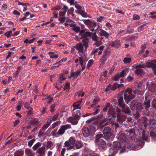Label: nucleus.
Returning <instances> with one entry per match:
<instances>
[{
  "mask_svg": "<svg viewBox=\"0 0 156 156\" xmlns=\"http://www.w3.org/2000/svg\"><path fill=\"white\" fill-rule=\"evenodd\" d=\"M155 65V64L151 62H149L146 63L145 65V67H153Z\"/></svg>",
  "mask_w": 156,
  "mask_h": 156,
  "instance_id": "41",
  "label": "nucleus"
},
{
  "mask_svg": "<svg viewBox=\"0 0 156 156\" xmlns=\"http://www.w3.org/2000/svg\"><path fill=\"white\" fill-rule=\"evenodd\" d=\"M84 23L86 25H90L92 23V22L90 20H87L83 21Z\"/></svg>",
  "mask_w": 156,
  "mask_h": 156,
  "instance_id": "50",
  "label": "nucleus"
},
{
  "mask_svg": "<svg viewBox=\"0 0 156 156\" xmlns=\"http://www.w3.org/2000/svg\"><path fill=\"white\" fill-rule=\"evenodd\" d=\"M117 121L119 122H120V121H123L124 120H125L126 119V118L124 117V118H123V119H122V116L120 115L119 114H117Z\"/></svg>",
  "mask_w": 156,
  "mask_h": 156,
  "instance_id": "34",
  "label": "nucleus"
},
{
  "mask_svg": "<svg viewBox=\"0 0 156 156\" xmlns=\"http://www.w3.org/2000/svg\"><path fill=\"white\" fill-rule=\"evenodd\" d=\"M147 98V97H145V101L144 102V104L146 105L147 108H148L150 106V100L147 101L146 99Z\"/></svg>",
  "mask_w": 156,
  "mask_h": 156,
  "instance_id": "43",
  "label": "nucleus"
},
{
  "mask_svg": "<svg viewBox=\"0 0 156 156\" xmlns=\"http://www.w3.org/2000/svg\"><path fill=\"white\" fill-rule=\"evenodd\" d=\"M79 13L84 17H87V13L84 11L82 10H80L79 11Z\"/></svg>",
  "mask_w": 156,
  "mask_h": 156,
  "instance_id": "36",
  "label": "nucleus"
},
{
  "mask_svg": "<svg viewBox=\"0 0 156 156\" xmlns=\"http://www.w3.org/2000/svg\"><path fill=\"white\" fill-rule=\"evenodd\" d=\"M134 79V78L130 76H128L127 78V80L129 82L132 81Z\"/></svg>",
  "mask_w": 156,
  "mask_h": 156,
  "instance_id": "58",
  "label": "nucleus"
},
{
  "mask_svg": "<svg viewBox=\"0 0 156 156\" xmlns=\"http://www.w3.org/2000/svg\"><path fill=\"white\" fill-rule=\"evenodd\" d=\"M120 76V77H124L127 74L126 70H123L121 72L118 73Z\"/></svg>",
  "mask_w": 156,
  "mask_h": 156,
  "instance_id": "38",
  "label": "nucleus"
},
{
  "mask_svg": "<svg viewBox=\"0 0 156 156\" xmlns=\"http://www.w3.org/2000/svg\"><path fill=\"white\" fill-rule=\"evenodd\" d=\"M70 86V83H66L65 86L64 87V90L68 89Z\"/></svg>",
  "mask_w": 156,
  "mask_h": 156,
  "instance_id": "64",
  "label": "nucleus"
},
{
  "mask_svg": "<svg viewBox=\"0 0 156 156\" xmlns=\"http://www.w3.org/2000/svg\"><path fill=\"white\" fill-rule=\"evenodd\" d=\"M76 147L78 149L80 148L83 146L82 143L80 141H77L75 144Z\"/></svg>",
  "mask_w": 156,
  "mask_h": 156,
  "instance_id": "31",
  "label": "nucleus"
},
{
  "mask_svg": "<svg viewBox=\"0 0 156 156\" xmlns=\"http://www.w3.org/2000/svg\"><path fill=\"white\" fill-rule=\"evenodd\" d=\"M82 99H81L80 100L78 101L77 102L74 103L73 105V107L74 108L73 109V111L76 110L77 109H80L81 107H79L82 102Z\"/></svg>",
  "mask_w": 156,
  "mask_h": 156,
  "instance_id": "13",
  "label": "nucleus"
},
{
  "mask_svg": "<svg viewBox=\"0 0 156 156\" xmlns=\"http://www.w3.org/2000/svg\"><path fill=\"white\" fill-rule=\"evenodd\" d=\"M120 76L118 74L117 75H115L114 76L113 80L115 81H118L120 78Z\"/></svg>",
  "mask_w": 156,
  "mask_h": 156,
  "instance_id": "57",
  "label": "nucleus"
},
{
  "mask_svg": "<svg viewBox=\"0 0 156 156\" xmlns=\"http://www.w3.org/2000/svg\"><path fill=\"white\" fill-rule=\"evenodd\" d=\"M75 142V138L73 137H71L68 140L65 142V146L66 147H68V149H72L74 147V144Z\"/></svg>",
  "mask_w": 156,
  "mask_h": 156,
  "instance_id": "4",
  "label": "nucleus"
},
{
  "mask_svg": "<svg viewBox=\"0 0 156 156\" xmlns=\"http://www.w3.org/2000/svg\"><path fill=\"white\" fill-rule=\"evenodd\" d=\"M68 9V7L66 5H64L63 6V7L62 8V10L63 11H65L66 12Z\"/></svg>",
  "mask_w": 156,
  "mask_h": 156,
  "instance_id": "59",
  "label": "nucleus"
},
{
  "mask_svg": "<svg viewBox=\"0 0 156 156\" xmlns=\"http://www.w3.org/2000/svg\"><path fill=\"white\" fill-rule=\"evenodd\" d=\"M24 154L23 152L21 150H18L15 152L14 154V156H23Z\"/></svg>",
  "mask_w": 156,
  "mask_h": 156,
  "instance_id": "28",
  "label": "nucleus"
},
{
  "mask_svg": "<svg viewBox=\"0 0 156 156\" xmlns=\"http://www.w3.org/2000/svg\"><path fill=\"white\" fill-rule=\"evenodd\" d=\"M95 127L93 125H90L87 127H84L82 129V133L85 137H87L96 131Z\"/></svg>",
  "mask_w": 156,
  "mask_h": 156,
  "instance_id": "3",
  "label": "nucleus"
},
{
  "mask_svg": "<svg viewBox=\"0 0 156 156\" xmlns=\"http://www.w3.org/2000/svg\"><path fill=\"white\" fill-rule=\"evenodd\" d=\"M25 154L27 156H34L35 153L31 149L26 148L25 150Z\"/></svg>",
  "mask_w": 156,
  "mask_h": 156,
  "instance_id": "17",
  "label": "nucleus"
},
{
  "mask_svg": "<svg viewBox=\"0 0 156 156\" xmlns=\"http://www.w3.org/2000/svg\"><path fill=\"white\" fill-rule=\"evenodd\" d=\"M29 4L27 3H23L22 5V7L23 8V11H26L27 9V6H29Z\"/></svg>",
  "mask_w": 156,
  "mask_h": 156,
  "instance_id": "44",
  "label": "nucleus"
},
{
  "mask_svg": "<svg viewBox=\"0 0 156 156\" xmlns=\"http://www.w3.org/2000/svg\"><path fill=\"white\" fill-rule=\"evenodd\" d=\"M46 99L47 100V101L48 103H50L51 101L53 99V98L52 97H50L49 96H48Z\"/></svg>",
  "mask_w": 156,
  "mask_h": 156,
  "instance_id": "56",
  "label": "nucleus"
},
{
  "mask_svg": "<svg viewBox=\"0 0 156 156\" xmlns=\"http://www.w3.org/2000/svg\"><path fill=\"white\" fill-rule=\"evenodd\" d=\"M110 107V103H106L105 106L103 109V111L104 112H106L108 110V108Z\"/></svg>",
  "mask_w": 156,
  "mask_h": 156,
  "instance_id": "49",
  "label": "nucleus"
},
{
  "mask_svg": "<svg viewBox=\"0 0 156 156\" xmlns=\"http://www.w3.org/2000/svg\"><path fill=\"white\" fill-rule=\"evenodd\" d=\"M119 102V105L122 107V108H123L125 107V104L123 102V98L121 97L118 99Z\"/></svg>",
  "mask_w": 156,
  "mask_h": 156,
  "instance_id": "19",
  "label": "nucleus"
},
{
  "mask_svg": "<svg viewBox=\"0 0 156 156\" xmlns=\"http://www.w3.org/2000/svg\"><path fill=\"white\" fill-rule=\"evenodd\" d=\"M104 138L102 134H98L96 136L95 142L100 149L105 151L106 149L107 145L106 142L103 140Z\"/></svg>",
  "mask_w": 156,
  "mask_h": 156,
  "instance_id": "1",
  "label": "nucleus"
},
{
  "mask_svg": "<svg viewBox=\"0 0 156 156\" xmlns=\"http://www.w3.org/2000/svg\"><path fill=\"white\" fill-rule=\"evenodd\" d=\"M102 115H101L99 117V115H98L97 118L93 117L90 119L87 120L86 122L87 123H90L91 122H93V124L94 125H97L100 122L99 119L98 118H99L100 119L102 118Z\"/></svg>",
  "mask_w": 156,
  "mask_h": 156,
  "instance_id": "8",
  "label": "nucleus"
},
{
  "mask_svg": "<svg viewBox=\"0 0 156 156\" xmlns=\"http://www.w3.org/2000/svg\"><path fill=\"white\" fill-rule=\"evenodd\" d=\"M82 41L83 44V45L85 46L86 50H87L89 46L88 43L89 42V39L88 38L84 39H83Z\"/></svg>",
  "mask_w": 156,
  "mask_h": 156,
  "instance_id": "21",
  "label": "nucleus"
},
{
  "mask_svg": "<svg viewBox=\"0 0 156 156\" xmlns=\"http://www.w3.org/2000/svg\"><path fill=\"white\" fill-rule=\"evenodd\" d=\"M62 112H60L58 113V114H56L55 115L53 116L52 119H51V121L53 120L54 121H55L56 120V119L58 118V116L59 115H61V116H62Z\"/></svg>",
  "mask_w": 156,
  "mask_h": 156,
  "instance_id": "45",
  "label": "nucleus"
},
{
  "mask_svg": "<svg viewBox=\"0 0 156 156\" xmlns=\"http://www.w3.org/2000/svg\"><path fill=\"white\" fill-rule=\"evenodd\" d=\"M79 62H80L81 66H82V67L81 69V70L83 71L84 69L85 68V64H84L85 60H84L83 57H80L79 58Z\"/></svg>",
  "mask_w": 156,
  "mask_h": 156,
  "instance_id": "20",
  "label": "nucleus"
},
{
  "mask_svg": "<svg viewBox=\"0 0 156 156\" xmlns=\"http://www.w3.org/2000/svg\"><path fill=\"white\" fill-rule=\"evenodd\" d=\"M41 145V143L40 142H38L35 144L33 147L32 149L34 151H36L39 147Z\"/></svg>",
  "mask_w": 156,
  "mask_h": 156,
  "instance_id": "35",
  "label": "nucleus"
},
{
  "mask_svg": "<svg viewBox=\"0 0 156 156\" xmlns=\"http://www.w3.org/2000/svg\"><path fill=\"white\" fill-rule=\"evenodd\" d=\"M35 140L34 139H33L31 140L30 141H29L28 143V145L29 147H31V146L33 144Z\"/></svg>",
  "mask_w": 156,
  "mask_h": 156,
  "instance_id": "54",
  "label": "nucleus"
},
{
  "mask_svg": "<svg viewBox=\"0 0 156 156\" xmlns=\"http://www.w3.org/2000/svg\"><path fill=\"white\" fill-rule=\"evenodd\" d=\"M104 135L109 134L111 133V129L109 127H105L104 128L103 130Z\"/></svg>",
  "mask_w": 156,
  "mask_h": 156,
  "instance_id": "23",
  "label": "nucleus"
},
{
  "mask_svg": "<svg viewBox=\"0 0 156 156\" xmlns=\"http://www.w3.org/2000/svg\"><path fill=\"white\" fill-rule=\"evenodd\" d=\"M107 59V55H104L102 57V58L101 59V60L102 61L104 62L106 61Z\"/></svg>",
  "mask_w": 156,
  "mask_h": 156,
  "instance_id": "63",
  "label": "nucleus"
},
{
  "mask_svg": "<svg viewBox=\"0 0 156 156\" xmlns=\"http://www.w3.org/2000/svg\"><path fill=\"white\" fill-rule=\"evenodd\" d=\"M75 48L78 51V53L80 57H82V54L84 53L85 50L83 44L80 42L76 44Z\"/></svg>",
  "mask_w": 156,
  "mask_h": 156,
  "instance_id": "6",
  "label": "nucleus"
},
{
  "mask_svg": "<svg viewBox=\"0 0 156 156\" xmlns=\"http://www.w3.org/2000/svg\"><path fill=\"white\" fill-rule=\"evenodd\" d=\"M122 112L126 114H130V111L129 110V108L128 107H125L123 108H122Z\"/></svg>",
  "mask_w": 156,
  "mask_h": 156,
  "instance_id": "33",
  "label": "nucleus"
},
{
  "mask_svg": "<svg viewBox=\"0 0 156 156\" xmlns=\"http://www.w3.org/2000/svg\"><path fill=\"white\" fill-rule=\"evenodd\" d=\"M71 72L72 73V75L74 77H76V78H77L78 75L80 73V70L77 71L76 72H74L73 71H71Z\"/></svg>",
  "mask_w": 156,
  "mask_h": 156,
  "instance_id": "32",
  "label": "nucleus"
},
{
  "mask_svg": "<svg viewBox=\"0 0 156 156\" xmlns=\"http://www.w3.org/2000/svg\"><path fill=\"white\" fill-rule=\"evenodd\" d=\"M71 128L70 125L69 124H66L60 127L57 132V134L59 135H62L64 134L66 130L70 129Z\"/></svg>",
  "mask_w": 156,
  "mask_h": 156,
  "instance_id": "7",
  "label": "nucleus"
},
{
  "mask_svg": "<svg viewBox=\"0 0 156 156\" xmlns=\"http://www.w3.org/2000/svg\"><path fill=\"white\" fill-rule=\"evenodd\" d=\"M120 42L119 40H116L111 42V46L118 48L121 46Z\"/></svg>",
  "mask_w": 156,
  "mask_h": 156,
  "instance_id": "11",
  "label": "nucleus"
},
{
  "mask_svg": "<svg viewBox=\"0 0 156 156\" xmlns=\"http://www.w3.org/2000/svg\"><path fill=\"white\" fill-rule=\"evenodd\" d=\"M143 84L141 82L139 83L137 85V87L139 90H141L142 89V87L143 86Z\"/></svg>",
  "mask_w": 156,
  "mask_h": 156,
  "instance_id": "61",
  "label": "nucleus"
},
{
  "mask_svg": "<svg viewBox=\"0 0 156 156\" xmlns=\"http://www.w3.org/2000/svg\"><path fill=\"white\" fill-rule=\"evenodd\" d=\"M24 107L26 108L29 110V112L32 111L33 109L27 103L25 102L24 104Z\"/></svg>",
  "mask_w": 156,
  "mask_h": 156,
  "instance_id": "42",
  "label": "nucleus"
},
{
  "mask_svg": "<svg viewBox=\"0 0 156 156\" xmlns=\"http://www.w3.org/2000/svg\"><path fill=\"white\" fill-rule=\"evenodd\" d=\"M76 94L79 97H80V96L83 97L84 96V93L83 91H81L78 92Z\"/></svg>",
  "mask_w": 156,
  "mask_h": 156,
  "instance_id": "60",
  "label": "nucleus"
},
{
  "mask_svg": "<svg viewBox=\"0 0 156 156\" xmlns=\"http://www.w3.org/2000/svg\"><path fill=\"white\" fill-rule=\"evenodd\" d=\"M92 34H93V33L89 31H87L82 35V36L83 37H90L91 36Z\"/></svg>",
  "mask_w": 156,
  "mask_h": 156,
  "instance_id": "40",
  "label": "nucleus"
},
{
  "mask_svg": "<svg viewBox=\"0 0 156 156\" xmlns=\"http://www.w3.org/2000/svg\"><path fill=\"white\" fill-rule=\"evenodd\" d=\"M121 148V145L118 142H114L112 147L110 150V152L113 155H115L118 150Z\"/></svg>",
  "mask_w": 156,
  "mask_h": 156,
  "instance_id": "5",
  "label": "nucleus"
},
{
  "mask_svg": "<svg viewBox=\"0 0 156 156\" xmlns=\"http://www.w3.org/2000/svg\"><path fill=\"white\" fill-rule=\"evenodd\" d=\"M108 112L111 114H112L114 112V109L112 106L109 107V108L108 110Z\"/></svg>",
  "mask_w": 156,
  "mask_h": 156,
  "instance_id": "62",
  "label": "nucleus"
},
{
  "mask_svg": "<svg viewBox=\"0 0 156 156\" xmlns=\"http://www.w3.org/2000/svg\"><path fill=\"white\" fill-rule=\"evenodd\" d=\"M144 108L143 106L140 103H137L136 105V110L137 111H140Z\"/></svg>",
  "mask_w": 156,
  "mask_h": 156,
  "instance_id": "25",
  "label": "nucleus"
},
{
  "mask_svg": "<svg viewBox=\"0 0 156 156\" xmlns=\"http://www.w3.org/2000/svg\"><path fill=\"white\" fill-rule=\"evenodd\" d=\"M105 138L107 141H112L114 138V136L111 133L104 135Z\"/></svg>",
  "mask_w": 156,
  "mask_h": 156,
  "instance_id": "14",
  "label": "nucleus"
},
{
  "mask_svg": "<svg viewBox=\"0 0 156 156\" xmlns=\"http://www.w3.org/2000/svg\"><path fill=\"white\" fill-rule=\"evenodd\" d=\"M53 145V143L50 141H48L47 143V147L48 148H51Z\"/></svg>",
  "mask_w": 156,
  "mask_h": 156,
  "instance_id": "52",
  "label": "nucleus"
},
{
  "mask_svg": "<svg viewBox=\"0 0 156 156\" xmlns=\"http://www.w3.org/2000/svg\"><path fill=\"white\" fill-rule=\"evenodd\" d=\"M66 12L65 11H60L59 12V15L60 16H65Z\"/></svg>",
  "mask_w": 156,
  "mask_h": 156,
  "instance_id": "55",
  "label": "nucleus"
},
{
  "mask_svg": "<svg viewBox=\"0 0 156 156\" xmlns=\"http://www.w3.org/2000/svg\"><path fill=\"white\" fill-rule=\"evenodd\" d=\"M136 93V90H134L133 93L132 89L129 88L125 90L124 93V96L125 100L126 103H128L132 99L135 98L134 94Z\"/></svg>",
  "mask_w": 156,
  "mask_h": 156,
  "instance_id": "2",
  "label": "nucleus"
},
{
  "mask_svg": "<svg viewBox=\"0 0 156 156\" xmlns=\"http://www.w3.org/2000/svg\"><path fill=\"white\" fill-rule=\"evenodd\" d=\"M80 111L78 109H77L76 110L74 111V114L73 115L76 117H79V118H80Z\"/></svg>",
  "mask_w": 156,
  "mask_h": 156,
  "instance_id": "29",
  "label": "nucleus"
},
{
  "mask_svg": "<svg viewBox=\"0 0 156 156\" xmlns=\"http://www.w3.org/2000/svg\"><path fill=\"white\" fill-rule=\"evenodd\" d=\"M135 73L137 75L142 76L144 73L143 69H136Z\"/></svg>",
  "mask_w": 156,
  "mask_h": 156,
  "instance_id": "24",
  "label": "nucleus"
},
{
  "mask_svg": "<svg viewBox=\"0 0 156 156\" xmlns=\"http://www.w3.org/2000/svg\"><path fill=\"white\" fill-rule=\"evenodd\" d=\"M51 119H49L47 121V123L45 124L42 128L41 129V131L42 132V131H44L46 129L48 128L49 126L51 124Z\"/></svg>",
  "mask_w": 156,
  "mask_h": 156,
  "instance_id": "15",
  "label": "nucleus"
},
{
  "mask_svg": "<svg viewBox=\"0 0 156 156\" xmlns=\"http://www.w3.org/2000/svg\"><path fill=\"white\" fill-rule=\"evenodd\" d=\"M35 40V38H33L30 40H29L28 39H26L24 41V43L26 44L27 43H29L30 44L33 42Z\"/></svg>",
  "mask_w": 156,
  "mask_h": 156,
  "instance_id": "48",
  "label": "nucleus"
},
{
  "mask_svg": "<svg viewBox=\"0 0 156 156\" xmlns=\"http://www.w3.org/2000/svg\"><path fill=\"white\" fill-rule=\"evenodd\" d=\"M100 31V34L101 36H104L106 39H107L108 37L109 34L108 33L103 30H101Z\"/></svg>",
  "mask_w": 156,
  "mask_h": 156,
  "instance_id": "22",
  "label": "nucleus"
},
{
  "mask_svg": "<svg viewBox=\"0 0 156 156\" xmlns=\"http://www.w3.org/2000/svg\"><path fill=\"white\" fill-rule=\"evenodd\" d=\"M45 147L43 146L40 147L36 151V153L40 155H43L45 154Z\"/></svg>",
  "mask_w": 156,
  "mask_h": 156,
  "instance_id": "18",
  "label": "nucleus"
},
{
  "mask_svg": "<svg viewBox=\"0 0 156 156\" xmlns=\"http://www.w3.org/2000/svg\"><path fill=\"white\" fill-rule=\"evenodd\" d=\"M131 60L130 58L126 57L124 58L123 62L125 63H129L130 62Z\"/></svg>",
  "mask_w": 156,
  "mask_h": 156,
  "instance_id": "47",
  "label": "nucleus"
},
{
  "mask_svg": "<svg viewBox=\"0 0 156 156\" xmlns=\"http://www.w3.org/2000/svg\"><path fill=\"white\" fill-rule=\"evenodd\" d=\"M118 139L119 141L123 142L126 141V137L124 134H121L119 136Z\"/></svg>",
  "mask_w": 156,
  "mask_h": 156,
  "instance_id": "26",
  "label": "nucleus"
},
{
  "mask_svg": "<svg viewBox=\"0 0 156 156\" xmlns=\"http://www.w3.org/2000/svg\"><path fill=\"white\" fill-rule=\"evenodd\" d=\"M66 78L64 77V75L62 73H60L59 75L58 81L60 83H62V81L65 80Z\"/></svg>",
  "mask_w": 156,
  "mask_h": 156,
  "instance_id": "30",
  "label": "nucleus"
},
{
  "mask_svg": "<svg viewBox=\"0 0 156 156\" xmlns=\"http://www.w3.org/2000/svg\"><path fill=\"white\" fill-rule=\"evenodd\" d=\"M69 26L72 27V29L76 33L79 32L80 30V27L79 26H77L76 25L74 24H70Z\"/></svg>",
  "mask_w": 156,
  "mask_h": 156,
  "instance_id": "16",
  "label": "nucleus"
},
{
  "mask_svg": "<svg viewBox=\"0 0 156 156\" xmlns=\"http://www.w3.org/2000/svg\"><path fill=\"white\" fill-rule=\"evenodd\" d=\"M145 66L144 64H139L136 66V69H142L145 68Z\"/></svg>",
  "mask_w": 156,
  "mask_h": 156,
  "instance_id": "53",
  "label": "nucleus"
},
{
  "mask_svg": "<svg viewBox=\"0 0 156 156\" xmlns=\"http://www.w3.org/2000/svg\"><path fill=\"white\" fill-rule=\"evenodd\" d=\"M22 67V66H20L17 68L16 71L14 73V77L16 78L18 76L19 73L20 72L21 69Z\"/></svg>",
  "mask_w": 156,
  "mask_h": 156,
  "instance_id": "27",
  "label": "nucleus"
},
{
  "mask_svg": "<svg viewBox=\"0 0 156 156\" xmlns=\"http://www.w3.org/2000/svg\"><path fill=\"white\" fill-rule=\"evenodd\" d=\"M119 84L116 83H115L113 85H108L105 89V91H107L110 90H115L117 88H119Z\"/></svg>",
  "mask_w": 156,
  "mask_h": 156,
  "instance_id": "10",
  "label": "nucleus"
},
{
  "mask_svg": "<svg viewBox=\"0 0 156 156\" xmlns=\"http://www.w3.org/2000/svg\"><path fill=\"white\" fill-rule=\"evenodd\" d=\"M67 59V58H63L61 60H59L58 62L54 64V65H55L56 64H58L56 66H53L51 68V69H53L56 67H58L59 66L61 65L62 62L66 61Z\"/></svg>",
  "mask_w": 156,
  "mask_h": 156,
  "instance_id": "12",
  "label": "nucleus"
},
{
  "mask_svg": "<svg viewBox=\"0 0 156 156\" xmlns=\"http://www.w3.org/2000/svg\"><path fill=\"white\" fill-rule=\"evenodd\" d=\"M93 62L94 60L93 59L90 60L88 62L87 66V68H88L92 65Z\"/></svg>",
  "mask_w": 156,
  "mask_h": 156,
  "instance_id": "51",
  "label": "nucleus"
},
{
  "mask_svg": "<svg viewBox=\"0 0 156 156\" xmlns=\"http://www.w3.org/2000/svg\"><path fill=\"white\" fill-rule=\"evenodd\" d=\"M48 54L50 55V57L51 58H56L58 57V55L55 54L53 52H49L48 53Z\"/></svg>",
  "mask_w": 156,
  "mask_h": 156,
  "instance_id": "37",
  "label": "nucleus"
},
{
  "mask_svg": "<svg viewBox=\"0 0 156 156\" xmlns=\"http://www.w3.org/2000/svg\"><path fill=\"white\" fill-rule=\"evenodd\" d=\"M92 40L96 42H98V37L96 33L94 34L92 36Z\"/></svg>",
  "mask_w": 156,
  "mask_h": 156,
  "instance_id": "39",
  "label": "nucleus"
},
{
  "mask_svg": "<svg viewBox=\"0 0 156 156\" xmlns=\"http://www.w3.org/2000/svg\"><path fill=\"white\" fill-rule=\"evenodd\" d=\"M80 118L79 117H76V116L73 115L72 117H69L67 119V121L70 122L72 125H76L77 124Z\"/></svg>",
  "mask_w": 156,
  "mask_h": 156,
  "instance_id": "9",
  "label": "nucleus"
},
{
  "mask_svg": "<svg viewBox=\"0 0 156 156\" xmlns=\"http://www.w3.org/2000/svg\"><path fill=\"white\" fill-rule=\"evenodd\" d=\"M12 31L11 30L9 31L8 32L5 33L4 35L7 37H10L12 36Z\"/></svg>",
  "mask_w": 156,
  "mask_h": 156,
  "instance_id": "46",
  "label": "nucleus"
}]
</instances>
